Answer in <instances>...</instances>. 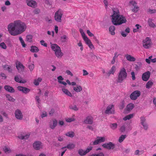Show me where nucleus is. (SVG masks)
Masks as SVG:
<instances>
[{
    "label": "nucleus",
    "mask_w": 156,
    "mask_h": 156,
    "mask_svg": "<svg viewBox=\"0 0 156 156\" xmlns=\"http://www.w3.org/2000/svg\"><path fill=\"white\" fill-rule=\"evenodd\" d=\"M104 148L108 150L113 149L115 147V145L111 142L105 143L102 145Z\"/></svg>",
    "instance_id": "obj_9"
},
{
    "label": "nucleus",
    "mask_w": 156,
    "mask_h": 156,
    "mask_svg": "<svg viewBox=\"0 0 156 156\" xmlns=\"http://www.w3.org/2000/svg\"><path fill=\"white\" fill-rule=\"evenodd\" d=\"M26 29V24L20 20L15 21L7 26L9 33L14 36L21 34L25 31Z\"/></svg>",
    "instance_id": "obj_1"
},
{
    "label": "nucleus",
    "mask_w": 156,
    "mask_h": 156,
    "mask_svg": "<svg viewBox=\"0 0 156 156\" xmlns=\"http://www.w3.org/2000/svg\"><path fill=\"white\" fill-rule=\"evenodd\" d=\"M65 135L67 136L73 138L74 136L75 133L71 131L67 133Z\"/></svg>",
    "instance_id": "obj_32"
},
{
    "label": "nucleus",
    "mask_w": 156,
    "mask_h": 156,
    "mask_svg": "<svg viewBox=\"0 0 156 156\" xmlns=\"http://www.w3.org/2000/svg\"><path fill=\"white\" fill-rule=\"evenodd\" d=\"M125 56L127 60L129 61L134 62L135 61V58L131 56L130 55L127 54L125 55Z\"/></svg>",
    "instance_id": "obj_21"
},
{
    "label": "nucleus",
    "mask_w": 156,
    "mask_h": 156,
    "mask_svg": "<svg viewBox=\"0 0 156 156\" xmlns=\"http://www.w3.org/2000/svg\"><path fill=\"white\" fill-rule=\"evenodd\" d=\"M131 75H132V80H134L135 79V76L134 72H132L131 73Z\"/></svg>",
    "instance_id": "obj_61"
},
{
    "label": "nucleus",
    "mask_w": 156,
    "mask_h": 156,
    "mask_svg": "<svg viewBox=\"0 0 156 156\" xmlns=\"http://www.w3.org/2000/svg\"><path fill=\"white\" fill-rule=\"evenodd\" d=\"M126 130V127L125 125H124L121 126L119 129V131L121 133H124Z\"/></svg>",
    "instance_id": "obj_40"
},
{
    "label": "nucleus",
    "mask_w": 156,
    "mask_h": 156,
    "mask_svg": "<svg viewBox=\"0 0 156 156\" xmlns=\"http://www.w3.org/2000/svg\"><path fill=\"white\" fill-rule=\"evenodd\" d=\"M85 39L86 40H85L84 41H85L89 47V48L91 49H92L93 48H94V45L92 44V43L90 40H89L87 37H86Z\"/></svg>",
    "instance_id": "obj_19"
},
{
    "label": "nucleus",
    "mask_w": 156,
    "mask_h": 156,
    "mask_svg": "<svg viewBox=\"0 0 156 156\" xmlns=\"http://www.w3.org/2000/svg\"><path fill=\"white\" fill-rule=\"evenodd\" d=\"M47 114L46 112H43L41 115V117L42 118H43L44 117H47Z\"/></svg>",
    "instance_id": "obj_54"
},
{
    "label": "nucleus",
    "mask_w": 156,
    "mask_h": 156,
    "mask_svg": "<svg viewBox=\"0 0 156 156\" xmlns=\"http://www.w3.org/2000/svg\"><path fill=\"white\" fill-rule=\"evenodd\" d=\"M75 147V145L73 144L70 143L68 144L66 146L63 147L61 148V149H63L65 148H67L69 149H72Z\"/></svg>",
    "instance_id": "obj_24"
},
{
    "label": "nucleus",
    "mask_w": 156,
    "mask_h": 156,
    "mask_svg": "<svg viewBox=\"0 0 156 156\" xmlns=\"http://www.w3.org/2000/svg\"><path fill=\"white\" fill-rule=\"evenodd\" d=\"M121 34V35L123 37H126L128 34L127 33H126L124 31H122Z\"/></svg>",
    "instance_id": "obj_62"
},
{
    "label": "nucleus",
    "mask_w": 156,
    "mask_h": 156,
    "mask_svg": "<svg viewBox=\"0 0 156 156\" xmlns=\"http://www.w3.org/2000/svg\"><path fill=\"white\" fill-rule=\"evenodd\" d=\"M143 46L146 48H149L151 46V41L149 37H147L143 41Z\"/></svg>",
    "instance_id": "obj_7"
},
{
    "label": "nucleus",
    "mask_w": 156,
    "mask_h": 156,
    "mask_svg": "<svg viewBox=\"0 0 156 156\" xmlns=\"http://www.w3.org/2000/svg\"><path fill=\"white\" fill-rule=\"evenodd\" d=\"M153 83L151 81H148L146 84V87L147 88L149 89L152 85Z\"/></svg>",
    "instance_id": "obj_43"
},
{
    "label": "nucleus",
    "mask_w": 156,
    "mask_h": 156,
    "mask_svg": "<svg viewBox=\"0 0 156 156\" xmlns=\"http://www.w3.org/2000/svg\"><path fill=\"white\" fill-rule=\"evenodd\" d=\"M58 49L55 52L56 56L59 58H60L63 55V53L61 52L60 48H58Z\"/></svg>",
    "instance_id": "obj_17"
},
{
    "label": "nucleus",
    "mask_w": 156,
    "mask_h": 156,
    "mask_svg": "<svg viewBox=\"0 0 156 156\" xmlns=\"http://www.w3.org/2000/svg\"><path fill=\"white\" fill-rule=\"evenodd\" d=\"M110 128L112 130L116 129L117 127V124L116 123H111L109 125Z\"/></svg>",
    "instance_id": "obj_35"
},
{
    "label": "nucleus",
    "mask_w": 156,
    "mask_h": 156,
    "mask_svg": "<svg viewBox=\"0 0 156 156\" xmlns=\"http://www.w3.org/2000/svg\"><path fill=\"white\" fill-rule=\"evenodd\" d=\"M92 147H90L87 148L85 151H84L82 149H80L78 151V154L81 156H83L85 155L87 153L89 152L92 149Z\"/></svg>",
    "instance_id": "obj_10"
},
{
    "label": "nucleus",
    "mask_w": 156,
    "mask_h": 156,
    "mask_svg": "<svg viewBox=\"0 0 156 156\" xmlns=\"http://www.w3.org/2000/svg\"><path fill=\"white\" fill-rule=\"evenodd\" d=\"M93 118L91 116H89L86 117L84 121V122L86 124H92L93 123Z\"/></svg>",
    "instance_id": "obj_15"
},
{
    "label": "nucleus",
    "mask_w": 156,
    "mask_h": 156,
    "mask_svg": "<svg viewBox=\"0 0 156 156\" xmlns=\"http://www.w3.org/2000/svg\"><path fill=\"white\" fill-rule=\"evenodd\" d=\"M27 5L29 6L35 8L37 6V3L34 0H26Z\"/></svg>",
    "instance_id": "obj_12"
},
{
    "label": "nucleus",
    "mask_w": 156,
    "mask_h": 156,
    "mask_svg": "<svg viewBox=\"0 0 156 156\" xmlns=\"http://www.w3.org/2000/svg\"><path fill=\"white\" fill-rule=\"evenodd\" d=\"M139 10V7L136 6H134V9H132V11L134 12H137Z\"/></svg>",
    "instance_id": "obj_52"
},
{
    "label": "nucleus",
    "mask_w": 156,
    "mask_h": 156,
    "mask_svg": "<svg viewBox=\"0 0 156 156\" xmlns=\"http://www.w3.org/2000/svg\"><path fill=\"white\" fill-rule=\"evenodd\" d=\"M97 138L100 143L104 142L105 141V138L104 137H97Z\"/></svg>",
    "instance_id": "obj_45"
},
{
    "label": "nucleus",
    "mask_w": 156,
    "mask_h": 156,
    "mask_svg": "<svg viewBox=\"0 0 156 156\" xmlns=\"http://www.w3.org/2000/svg\"><path fill=\"white\" fill-rule=\"evenodd\" d=\"M133 114H130L126 116L125 117H124L123 118V120L125 121L126 120H129L130 119L132 118L133 117Z\"/></svg>",
    "instance_id": "obj_38"
},
{
    "label": "nucleus",
    "mask_w": 156,
    "mask_h": 156,
    "mask_svg": "<svg viewBox=\"0 0 156 156\" xmlns=\"http://www.w3.org/2000/svg\"><path fill=\"white\" fill-rule=\"evenodd\" d=\"M114 107V105H113L108 106L105 112V113L106 114H114L115 113L114 108H113Z\"/></svg>",
    "instance_id": "obj_8"
},
{
    "label": "nucleus",
    "mask_w": 156,
    "mask_h": 156,
    "mask_svg": "<svg viewBox=\"0 0 156 156\" xmlns=\"http://www.w3.org/2000/svg\"><path fill=\"white\" fill-rule=\"evenodd\" d=\"M32 36L30 35H27V41L29 42H31L32 41Z\"/></svg>",
    "instance_id": "obj_42"
},
{
    "label": "nucleus",
    "mask_w": 156,
    "mask_h": 156,
    "mask_svg": "<svg viewBox=\"0 0 156 156\" xmlns=\"http://www.w3.org/2000/svg\"><path fill=\"white\" fill-rule=\"evenodd\" d=\"M34 148L36 150H38L39 149V141H35L33 144Z\"/></svg>",
    "instance_id": "obj_27"
},
{
    "label": "nucleus",
    "mask_w": 156,
    "mask_h": 156,
    "mask_svg": "<svg viewBox=\"0 0 156 156\" xmlns=\"http://www.w3.org/2000/svg\"><path fill=\"white\" fill-rule=\"evenodd\" d=\"M115 71V66H113L111 69L109 71L108 73H107L108 76L109 77L110 75L111 74H113Z\"/></svg>",
    "instance_id": "obj_23"
},
{
    "label": "nucleus",
    "mask_w": 156,
    "mask_h": 156,
    "mask_svg": "<svg viewBox=\"0 0 156 156\" xmlns=\"http://www.w3.org/2000/svg\"><path fill=\"white\" fill-rule=\"evenodd\" d=\"M55 111L54 109L52 108L49 112V114L50 116H52L54 113Z\"/></svg>",
    "instance_id": "obj_51"
},
{
    "label": "nucleus",
    "mask_w": 156,
    "mask_h": 156,
    "mask_svg": "<svg viewBox=\"0 0 156 156\" xmlns=\"http://www.w3.org/2000/svg\"><path fill=\"white\" fill-rule=\"evenodd\" d=\"M40 43L41 44V45L45 47H47V43H45V42L43 40H41L40 41Z\"/></svg>",
    "instance_id": "obj_53"
},
{
    "label": "nucleus",
    "mask_w": 156,
    "mask_h": 156,
    "mask_svg": "<svg viewBox=\"0 0 156 156\" xmlns=\"http://www.w3.org/2000/svg\"><path fill=\"white\" fill-rule=\"evenodd\" d=\"M15 117L16 119L19 120L23 119V113L20 109H16L15 112Z\"/></svg>",
    "instance_id": "obj_5"
},
{
    "label": "nucleus",
    "mask_w": 156,
    "mask_h": 156,
    "mask_svg": "<svg viewBox=\"0 0 156 156\" xmlns=\"http://www.w3.org/2000/svg\"><path fill=\"white\" fill-rule=\"evenodd\" d=\"M151 73L149 71L144 73L142 75V80L144 81H147L150 78Z\"/></svg>",
    "instance_id": "obj_13"
},
{
    "label": "nucleus",
    "mask_w": 156,
    "mask_h": 156,
    "mask_svg": "<svg viewBox=\"0 0 156 156\" xmlns=\"http://www.w3.org/2000/svg\"><path fill=\"white\" fill-rule=\"evenodd\" d=\"M75 120V119L72 118H67L66 119V121L67 122H72L74 121Z\"/></svg>",
    "instance_id": "obj_49"
},
{
    "label": "nucleus",
    "mask_w": 156,
    "mask_h": 156,
    "mask_svg": "<svg viewBox=\"0 0 156 156\" xmlns=\"http://www.w3.org/2000/svg\"><path fill=\"white\" fill-rule=\"evenodd\" d=\"M152 19H149L148 20V23L149 26L152 28H154L155 26V25L152 22Z\"/></svg>",
    "instance_id": "obj_31"
},
{
    "label": "nucleus",
    "mask_w": 156,
    "mask_h": 156,
    "mask_svg": "<svg viewBox=\"0 0 156 156\" xmlns=\"http://www.w3.org/2000/svg\"><path fill=\"white\" fill-rule=\"evenodd\" d=\"M19 39L20 41L21 44L23 47H26V44H25L24 41L23 39L21 37H19Z\"/></svg>",
    "instance_id": "obj_47"
},
{
    "label": "nucleus",
    "mask_w": 156,
    "mask_h": 156,
    "mask_svg": "<svg viewBox=\"0 0 156 156\" xmlns=\"http://www.w3.org/2000/svg\"><path fill=\"white\" fill-rule=\"evenodd\" d=\"M62 90L66 94L70 97H72L71 93L67 89L62 88Z\"/></svg>",
    "instance_id": "obj_26"
},
{
    "label": "nucleus",
    "mask_w": 156,
    "mask_h": 156,
    "mask_svg": "<svg viewBox=\"0 0 156 156\" xmlns=\"http://www.w3.org/2000/svg\"><path fill=\"white\" fill-rule=\"evenodd\" d=\"M0 47L4 49H6L7 48V46L4 42H2L0 44Z\"/></svg>",
    "instance_id": "obj_48"
},
{
    "label": "nucleus",
    "mask_w": 156,
    "mask_h": 156,
    "mask_svg": "<svg viewBox=\"0 0 156 156\" xmlns=\"http://www.w3.org/2000/svg\"><path fill=\"white\" fill-rule=\"evenodd\" d=\"M63 14L61 9H59L56 11L55 14V20L57 22L61 23L62 22L61 18Z\"/></svg>",
    "instance_id": "obj_4"
},
{
    "label": "nucleus",
    "mask_w": 156,
    "mask_h": 156,
    "mask_svg": "<svg viewBox=\"0 0 156 156\" xmlns=\"http://www.w3.org/2000/svg\"><path fill=\"white\" fill-rule=\"evenodd\" d=\"M144 127V128L145 130H147L148 128V125L146 123H144L143 124H141Z\"/></svg>",
    "instance_id": "obj_59"
},
{
    "label": "nucleus",
    "mask_w": 156,
    "mask_h": 156,
    "mask_svg": "<svg viewBox=\"0 0 156 156\" xmlns=\"http://www.w3.org/2000/svg\"><path fill=\"white\" fill-rule=\"evenodd\" d=\"M94 154L95 156H104V154L102 152H101L99 153Z\"/></svg>",
    "instance_id": "obj_64"
},
{
    "label": "nucleus",
    "mask_w": 156,
    "mask_h": 156,
    "mask_svg": "<svg viewBox=\"0 0 156 156\" xmlns=\"http://www.w3.org/2000/svg\"><path fill=\"white\" fill-rule=\"evenodd\" d=\"M14 79L16 82L20 83H24L26 82L25 80H22L21 78L19 75H17L15 76Z\"/></svg>",
    "instance_id": "obj_20"
},
{
    "label": "nucleus",
    "mask_w": 156,
    "mask_h": 156,
    "mask_svg": "<svg viewBox=\"0 0 156 156\" xmlns=\"http://www.w3.org/2000/svg\"><path fill=\"white\" fill-rule=\"evenodd\" d=\"M29 68L30 69V71H32L33 70L34 68V64H31L29 66Z\"/></svg>",
    "instance_id": "obj_55"
},
{
    "label": "nucleus",
    "mask_w": 156,
    "mask_h": 156,
    "mask_svg": "<svg viewBox=\"0 0 156 156\" xmlns=\"http://www.w3.org/2000/svg\"><path fill=\"white\" fill-rule=\"evenodd\" d=\"M58 121L56 119H53L49 122V127L52 129H55L57 125Z\"/></svg>",
    "instance_id": "obj_11"
},
{
    "label": "nucleus",
    "mask_w": 156,
    "mask_h": 156,
    "mask_svg": "<svg viewBox=\"0 0 156 156\" xmlns=\"http://www.w3.org/2000/svg\"><path fill=\"white\" fill-rule=\"evenodd\" d=\"M4 89L6 91L10 93H14L15 92V90L13 88L9 85L5 86Z\"/></svg>",
    "instance_id": "obj_18"
},
{
    "label": "nucleus",
    "mask_w": 156,
    "mask_h": 156,
    "mask_svg": "<svg viewBox=\"0 0 156 156\" xmlns=\"http://www.w3.org/2000/svg\"><path fill=\"white\" fill-rule=\"evenodd\" d=\"M66 73L68 75H70L71 76H73V74L71 72V71L68 70H67L66 71Z\"/></svg>",
    "instance_id": "obj_63"
},
{
    "label": "nucleus",
    "mask_w": 156,
    "mask_h": 156,
    "mask_svg": "<svg viewBox=\"0 0 156 156\" xmlns=\"http://www.w3.org/2000/svg\"><path fill=\"white\" fill-rule=\"evenodd\" d=\"M38 50V48L37 47L32 46L31 47L30 51L31 52H35L37 51Z\"/></svg>",
    "instance_id": "obj_44"
},
{
    "label": "nucleus",
    "mask_w": 156,
    "mask_h": 156,
    "mask_svg": "<svg viewBox=\"0 0 156 156\" xmlns=\"http://www.w3.org/2000/svg\"><path fill=\"white\" fill-rule=\"evenodd\" d=\"M112 10L113 14L111 16L112 22L114 25H119L126 23V20L125 17L120 15L119 14V11L117 9H114Z\"/></svg>",
    "instance_id": "obj_2"
},
{
    "label": "nucleus",
    "mask_w": 156,
    "mask_h": 156,
    "mask_svg": "<svg viewBox=\"0 0 156 156\" xmlns=\"http://www.w3.org/2000/svg\"><path fill=\"white\" fill-rule=\"evenodd\" d=\"M87 32L88 35L90 37L94 36V35L90 32L89 30H87Z\"/></svg>",
    "instance_id": "obj_57"
},
{
    "label": "nucleus",
    "mask_w": 156,
    "mask_h": 156,
    "mask_svg": "<svg viewBox=\"0 0 156 156\" xmlns=\"http://www.w3.org/2000/svg\"><path fill=\"white\" fill-rule=\"evenodd\" d=\"M109 31L112 35H114L115 34V27L113 26H110L109 27Z\"/></svg>",
    "instance_id": "obj_25"
},
{
    "label": "nucleus",
    "mask_w": 156,
    "mask_h": 156,
    "mask_svg": "<svg viewBox=\"0 0 156 156\" xmlns=\"http://www.w3.org/2000/svg\"><path fill=\"white\" fill-rule=\"evenodd\" d=\"M140 121H141V124H143L144 123H146V119L145 117L143 116H142L140 118Z\"/></svg>",
    "instance_id": "obj_50"
},
{
    "label": "nucleus",
    "mask_w": 156,
    "mask_h": 156,
    "mask_svg": "<svg viewBox=\"0 0 156 156\" xmlns=\"http://www.w3.org/2000/svg\"><path fill=\"white\" fill-rule=\"evenodd\" d=\"M82 90V87L80 85L78 86L77 87H73V90L77 92L81 91Z\"/></svg>",
    "instance_id": "obj_34"
},
{
    "label": "nucleus",
    "mask_w": 156,
    "mask_h": 156,
    "mask_svg": "<svg viewBox=\"0 0 156 156\" xmlns=\"http://www.w3.org/2000/svg\"><path fill=\"white\" fill-rule=\"evenodd\" d=\"M127 75V74L125 68H123L121 69L119 73L117 82L119 83H122L124 79L126 78Z\"/></svg>",
    "instance_id": "obj_3"
},
{
    "label": "nucleus",
    "mask_w": 156,
    "mask_h": 156,
    "mask_svg": "<svg viewBox=\"0 0 156 156\" xmlns=\"http://www.w3.org/2000/svg\"><path fill=\"white\" fill-rule=\"evenodd\" d=\"M69 108L70 109L76 111L78 110V108L75 105H71L69 106Z\"/></svg>",
    "instance_id": "obj_33"
},
{
    "label": "nucleus",
    "mask_w": 156,
    "mask_h": 156,
    "mask_svg": "<svg viewBox=\"0 0 156 156\" xmlns=\"http://www.w3.org/2000/svg\"><path fill=\"white\" fill-rule=\"evenodd\" d=\"M3 150L6 153H9L11 152V150L9 147L5 146L3 148Z\"/></svg>",
    "instance_id": "obj_39"
},
{
    "label": "nucleus",
    "mask_w": 156,
    "mask_h": 156,
    "mask_svg": "<svg viewBox=\"0 0 156 156\" xmlns=\"http://www.w3.org/2000/svg\"><path fill=\"white\" fill-rule=\"evenodd\" d=\"M6 99L9 101L12 102H14L15 101V99L13 98L9 94H7L5 95Z\"/></svg>",
    "instance_id": "obj_29"
},
{
    "label": "nucleus",
    "mask_w": 156,
    "mask_h": 156,
    "mask_svg": "<svg viewBox=\"0 0 156 156\" xmlns=\"http://www.w3.org/2000/svg\"><path fill=\"white\" fill-rule=\"evenodd\" d=\"M17 89L19 90L22 91L23 93L25 94L28 93L30 91L29 89L21 86L18 87Z\"/></svg>",
    "instance_id": "obj_14"
},
{
    "label": "nucleus",
    "mask_w": 156,
    "mask_h": 156,
    "mask_svg": "<svg viewBox=\"0 0 156 156\" xmlns=\"http://www.w3.org/2000/svg\"><path fill=\"white\" fill-rule=\"evenodd\" d=\"M16 67L19 71H22L23 70L24 67L23 64L19 62L16 63Z\"/></svg>",
    "instance_id": "obj_16"
},
{
    "label": "nucleus",
    "mask_w": 156,
    "mask_h": 156,
    "mask_svg": "<svg viewBox=\"0 0 156 156\" xmlns=\"http://www.w3.org/2000/svg\"><path fill=\"white\" fill-rule=\"evenodd\" d=\"M29 135L27 134L25 136H23L22 135H19L18 137L19 138L21 139H27L29 137Z\"/></svg>",
    "instance_id": "obj_41"
},
{
    "label": "nucleus",
    "mask_w": 156,
    "mask_h": 156,
    "mask_svg": "<svg viewBox=\"0 0 156 156\" xmlns=\"http://www.w3.org/2000/svg\"><path fill=\"white\" fill-rule=\"evenodd\" d=\"M51 48L55 52L58 49V48H60V47L56 44H52L51 45Z\"/></svg>",
    "instance_id": "obj_30"
},
{
    "label": "nucleus",
    "mask_w": 156,
    "mask_h": 156,
    "mask_svg": "<svg viewBox=\"0 0 156 156\" xmlns=\"http://www.w3.org/2000/svg\"><path fill=\"white\" fill-rule=\"evenodd\" d=\"M45 20L46 21L49 23H52V20L51 19H49V18L48 17H45Z\"/></svg>",
    "instance_id": "obj_56"
},
{
    "label": "nucleus",
    "mask_w": 156,
    "mask_h": 156,
    "mask_svg": "<svg viewBox=\"0 0 156 156\" xmlns=\"http://www.w3.org/2000/svg\"><path fill=\"white\" fill-rule=\"evenodd\" d=\"M125 101L122 100L121 101L119 105V108L120 109H122L125 107Z\"/></svg>",
    "instance_id": "obj_36"
},
{
    "label": "nucleus",
    "mask_w": 156,
    "mask_h": 156,
    "mask_svg": "<svg viewBox=\"0 0 156 156\" xmlns=\"http://www.w3.org/2000/svg\"><path fill=\"white\" fill-rule=\"evenodd\" d=\"M126 137V135H121L119 138V139L118 141L120 143H121L125 139V138Z\"/></svg>",
    "instance_id": "obj_37"
},
{
    "label": "nucleus",
    "mask_w": 156,
    "mask_h": 156,
    "mask_svg": "<svg viewBox=\"0 0 156 156\" xmlns=\"http://www.w3.org/2000/svg\"><path fill=\"white\" fill-rule=\"evenodd\" d=\"M140 95V92L139 90H136L132 92L130 95V99L133 100H136Z\"/></svg>",
    "instance_id": "obj_6"
},
{
    "label": "nucleus",
    "mask_w": 156,
    "mask_h": 156,
    "mask_svg": "<svg viewBox=\"0 0 156 156\" xmlns=\"http://www.w3.org/2000/svg\"><path fill=\"white\" fill-rule=\"evenodd\" d=\"M3 68L4 70H7L9 72H11L12 69L10 66L8 65H5L3 66Z\"/></svg>",
    "instance_id": "obj_28"
},
{
    "label": "nucleus",
    "mask_w": 156,
    "mask_h": 156,
    "mask_svg": "<svg viewBox=\"0 0 156 156\" xmlns=\"http://www.w3.org/2000/svg\"><path fill=\"white\" fill-rule=\"evenodd\" d=\"M134 107V105L133 103L129 104L126 106V110L127 111H130Z\"/></svg>",
    "instance_id": "obj_22"
},
{
    "label": "nucleus",
    "mask_w": 156,
    "mask_h": 156,
    "mask_svg": "<svg viewBox=\"0 0 156 156\" xmlns=\"http://www.w3.org/2000/svg\"><path fill=\"white\" fill-rule=\"evenodd\" d=\"M66 36L65 35H63L61 37V38L62 40V41L63 42H65L66 41Z\"/></svg>",
    "instance_id": "obj_60"
},
{
    "label": "nucleus",
    "mask_w": 156,
    "mask_h": 156,
    "mask_svg": "<svg viewBox=\"0 0 156 156\" xmlns=\"http://www.w3.org/2000/svg\"><path fill=\"white\" fill-rule=\"evenodd\" d=\"M57 79L58 80V82L59 83V81H62L61 80H64V78L61 76L58 77Z\"/></svg>",
    "instance_id": "obj_58"
},
{
    "label": "nucleus",
    "mask_w": 156,
    "mask_h": 156,
    "mask_svg": "<svg viewBox=\"0 0 156 156\" xmlns=\"http://www.w3.org/2000/svg\"><path fill=\"white\" fill-rule=\"evenodd\" d=\"M156 12L155 9H149L147 10V12L150 14L154 13Z\"/></svg>",
    "instance_id": "obj_46"
}]
</instances>
